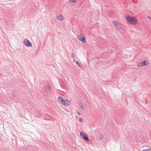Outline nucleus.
<instances>
[{"mask_svg":"<svg viewBox=\"0 0 151 151\" xmlns=\"http://www.w3.org/2000/svg\"><path fill=\"white\" fill-rule=\"evenodd\" d=\"M77 113L78 115H80L81 114V113L78 111H77Z\"/></svg>","mask_w":151,"mask_h":151,"instance_id":"16","label":"nucleus"},{"mask_svg":"<svg viewBox=\"0 0 151 151\" xmlns=\"http://www.w3.org/2000/svg\"><path fill=\"white\" fill-rule=\"evenodd\" d=\"M146 60H144L137 64V66L139 67H141L144 66H147L148 64L146 63Z\"/></svg>","mask_w":151,"mask_h":151,"instance_id":"5","label":"nucleus"},{"mask_svg":"<svg viewBox=\"0 0 151 151\" xmlns=\"http://www.w3.org/2000/svg\"><path fill=\"white\" fill-rule=\"evenodd\" d=\"M77 0H70V1L73 3H75L76 2Z\"/></svg>","mask_w":151,"mask_h":151,"instance_id":"13","label":"nucleus"},{"mask_svg":"<svg viewBox=\"0 0 151 151\" xmlns=\"http://www.w3.org/2000/svg\"><path fill=\"white\" fill-rule=\"evenodd\" d=\"M147 17H148L149 18V19H151V17H149V16H147Z\"/></svg>","mask_w":151,"mask_h":151,"instance_id":"20","label":"nucleus"},{"mask_svg":"<svg viewBox=\"0 0 151 151\" xmlns=\"http://www.w3.org/2000/svg\"><path fill=\"white\" fill-rule=\"evenodd\" d=\"M77 38H85V36L84 34H81L79 35H77Z\"/></svg>","mask_w":151,"mask_h":151,"instance_id":"9","label":"nucleus"},{"mask_svg":"<svg viewBox=\"0 0 151 151\" xmlns=\"http://www.w3.org/2000/svg\"><path fill=\"white\" fill-rule=\"evenodd\" d=\"M104 138V137L102 135H101L100 136V139L101 140H102Z\"/></svg>","mask_w":151,"mask_h":151,"instance_id":"15","label":"nucleus"},{"mask_svg":"<svg viewBox=\"0 0 151 151\" xmlns=\"http://www.w3.org/2000/svg\"><path fill=\"white\" fill-rule=\"evenodd\" d=\"M114 25L116 29L119 30H122V24L117 21H114Z\"/></svg>","mask_w":151,"mask_h":151,"instance_id":"2","label":"nucleus"},{"mask_svg":"<svg viewBox=\"0 0 151 151\" xmlns=\"http://www.w3.org/2000/svg\"><path fill=\"white\" fill-rule=\"evenodd\" d=\"M80 135L81 137L85 140L88 141L89 139L88 136L84 132H80Z\"/></svg>","mask_w":151,"mask_h":151,"instance_id":"4","label":"nucleus"},{"mask_svg":"<svg viewBox=\"0 0 151 151\" xmlns=\"http://www.w3.org/2000/svg\"><path fill=\"white\" fill-rule=\"evenodd\" d=\"M78 39L83 43H86V38H78Z\"/></svg>","mask_w":151,"mask_h":151,"instance_id":"10","label":"nucleus"},{"mask_svg":"<svg viewBox=\"0 0 151 151\" xmlns=\"http://www.w3.org/2000/svg\"><path fill=\"white\" fill-rule=\"evenodd\" d=\"M142 151H147V150H144Z\"/></svg>","mask_w":151,"mask_h":151,"instance_id":"21","label":"nucleus"},{"mask_svg":"<svg viewBox=\"0 0 151 151\" xmlns=\"http://www.w3.org/2000/svg\"><path fill=\"white\" fill-rule=\"evenodd\" d=\"M56 18L58 20H63V16L62 14H60V15L57 16L56 17Z\"/></svg>","mask_w":151,"mask_h":151,"instance_id":"7","label":"nucleus"},{"mask_svg":"<svg viewBox=\"0 0 151 151\" xmlns=\"http://www.w3.org/2000/svg\"><path fill=\"white\" fill-rule=\"evenodd\" d=\"M23 42L27 47H32V44L26 38L24 40Z\"/></svg>","mask_w":151,"mask_h":151,"instance_id":"3","label":"nucleus"},{"mask_svg":"<svg viewBox=\"0 0 151 151\" xmlns=\"http://www.w3.org/2000/svg\"><path fill=\"white\" fill-rule=\"evenodd\" d=\"M126 19L130 24H136L137 23V19L134 17L126 16Z\"/></svg>","mask_w":151,"mask_h":151,"instance_id":"1","label":"nucleus"},{"mask_svg":"<svg viewBox=\"0 0 151 151\" xmlns=\"http://www.w3.org/2000/svg\"><path fill=\"white\" fill-rule=\"evenodd\" d=\"M83 119L82 118H80L79 119V121L80 122H83Z\"/></svg>","mask_w":151,"mask_h":151,"instance_id":"12","label":"nucleus"},{"mask_svg":"<svg viewBox=\"0 0 151 151\" xmlns=\"http://www.w3.org/2000/svg\"><path fill=\"white\" fill-rule=\"evenodd\" d=\"M145 150H147V151H150V150L149 149H146Z\"/></svg>","mask_w":151,"mask_h":151,"instance_id":"19","label":"nucleus"},{"mask_svg":"<svg viewBox=\"0 0 151 151\" xmlns=\"http://www.w3.org/2000/svg\"><path fill=\"white\" fill-rule=\"evenodd\" d=\"M47 90H49L50 89V86H48V87H47Z\"/></svg>","mask_w":151,"mask_h":151,"instance_id":"18","label":"nucleus"},{"mask_svg":"<svg viewBox=\"0 0 151 151\" xmlns=\"http://www.w3.org/2000/svg\"><path fill=\"white\" fill-rule=\"evenodd\" d=\"M76 63L78 65V66H79V67H81V65L79 64L78 61H76Z\"/></svg>","mask_w":151,"mask_h":151,"instance_id":"11","label":"nucleus"},{"mask_svg":"<svg viewBox=\"0 0 151 151\" xmlns=\"http://www.w3.org/2000/svg\"><path fill=\"white\" fill-rule=\"evenodd\" d=\"M64 102L62 104L64 105L68 106L70 105V101L68 100H64Z\"/></svg>","mask_w":151,"mask_h":151,"instance_id":"6","label":"nucleus"},{"mask_svg":"<svg viewBox=\"0 0 151 151\" xmlns=\"http://www.w3.org/2000/svg\"><path fill=\"white\" fill-rule=\"evenodd\" d=\"M80 107L82 109H84V106L83 104L81 105L80 106Z\"/></svg>","mask_w":151,"mask_h":151,"instance_id":"14","label":"nucleus"},{"mask_svg":"<svg viewBox=\"0 0 151 151\" xmlns=\"http://www.w3.org/2000/svg\"><path fill=\"white\" fill-rule=\"evenodd\" d=\"M74 54H72L71 55V57L73 58H74Z\"/></svg>","mask_w":151,"mask_h":151,"instance_id":"17","label":"nucleus"},{"mask_svg":"<svg viewBox=\"0 0 151 151\" xmlns=\"http://www.w3.org/2000/svg\"><path fill=\"white\" fill-rule=\"evenodd\" d=\"M58 101L61 103L62 104H63V103H64V100L63 99V98L60 96H59L58 98Z\"/></svg>","mask_w":151,"mask_h":151,"instance_id":"8","label":"nucleus"}]
</instances>
